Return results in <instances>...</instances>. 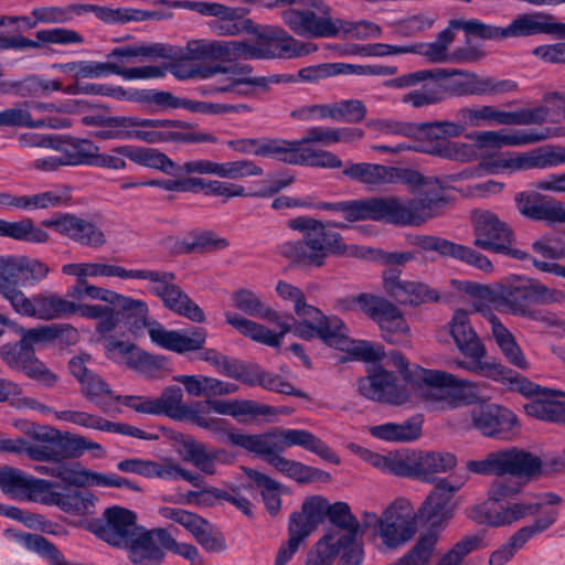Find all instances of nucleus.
I'll list each match as a JSON object with an SVG mask.
<instances>
[{
	"mask_svg": "<svg viewBox=\"0 0 565 565\" xmlns=\"http://www.w3.org/2000/svg\"><path fill=\"white\" fill-rule=\"evenodd\" d=\"M228 441L233 446L263 457L266 462L268 458L277 452H284L287 448L299 446L326 461L334 465L340 463L339 456L326 443L306 429L274 428L255 435L235 431L228 433Z\"/></svg>",
	"mask_w": 565,
	"mask_h": 565,
	"instance_id": "obj_1",
	"label": "nucleus"
},
{
	"mask_svg": "<svg viewBox=\"0 0 565 565\" xmlns=\"http://www.w3.org/2000/svg\"><path fill=\"white\" fill-rule=\"evenodd\" d=\"M387 364L395 365L403 380L417 388L420 396L428 402L454 406L458 399L463 398V391L472 387L471 382L450 373L411 364L402 353L391 354Z\"/></svg>",
	"mask_w": 565,
	"mask_h": 565,
	"instance_id": "obj_2",
	"label": "nucleus"
},
{
	"mask_svg": "<svg viewBox=\"0 0 565 565\" xmlns=\"http://www.w3.org/2000/svg\"><path fill=\"white\" fill-rule=\"evenodd\" d=\"M444 200L423 196L403 201L397 196L364 199V221L371 220L397 226H419L440 214Z\"/></svg>",
	"mask_w": 565,
	"mask_h": 565,
	"instance_id": "obj_3",
	"label": "nucleus"
},
{
	"mask_svg": "<svg viewBox=\"0 0 565 565\" xmlns=\"http://www.w3.org/2000/svg\"><path fill=\"white\" fill-rule=\"evenodd\" d=\"M329 223H319L301 241H288L278 245V253L294 265L320 268L331 255H343L347 245L340 233L331 231Z\"/></svg>",
	"mask_w": 565,
	"mask_h": 565,
	"instance_id": "obj_4",
	"label": "nucleus"
},
{
	"mask_svg": "<svg viewBox=\"0 0 565 565\" xmlns=\"http://www.w3.org/2000/svg\"><path fill=\"white\" fill-rule=\"evenodd\" d=\"M493 301L499 309L524 318L532 309V305L565 302V292L550 288L537 280L512 276L498 285Z\"/></svg>",
	"mask_w": 565,
	"mask_h": 565,
	"instance_id": "obj_5",
	"label": "nucleus"
},
{
	"mask_svg": "<svg viewBox=\"0 0 565 565\" xmlns=\"http://www.w3.org/2000/svg\"><path fill=\"white\" fill-rule=\"evenodd\" d=\"M318 50L311 42H301L282 29H267L253 42L235 40V61L275 60L307 56Z\"/></svg>",
	"mask_w": 565,
	"mask_h": 565,
	"instance_id": "obj_6",
	"label": "nucleus"
},
{
	"mask_svg": "<svg viewBox=\"0 0 565 565\" xmlns=\"http://www.w3.org/2000/svg\"><path fill=\"white\" fill-rule=\"evenodd\" d=\"M284 23L297 35L305 38H334L340 34V19H333L331 9L320 0H302L301 8L282 11Z\"/></svg>",
	"mask_w": 565,
	"mask_h": 565,
	"instance_id": "obj_7",
	"label": "nucleus"
},
{
	"mask_svg": "<svg viewBox=\"0 0 565 565\" xmlns=\"http://www.w3.org/2000/svg\"><path fill=\"white\" fill-rule=\"evenodd\" d=\"M472 245L477 248L519 260L530 258V254L514 246L515 235L513 230L490 211H475L472 213Z\"/></svg>",
	"mask_w": 565,
	"mask_h": 565,
	"instance_id": "obj_8",
	"label": "nucleus"
},
{
	"mask_svg": "<svg viewBox=\"0 0 565 565\" xmlns=\"http://www.w3.org/2000/svg\"><path fill=\"white\" fill-rule=\"evenodd\" d=\"M224 317L226 323L232 326L241 334L271 348L280 347L285 334L288 332H292L296 337L305 340L318 338L317 323L294 321V318L288 315H280V324H276L279 328L278 332H273L264 324L244 318L233 311H225Z\"/></svg>",
	"mask_w": 565,
	"mask_h": 565,
	"instance_id": "obj_9",
	"label": "nucleus"
},
{
	"mask_svg": "<svg viewBox=\"0 0 565 565\" xmlns=\"http://www.w3.org/2000/svg\"><path fill=\"white\" fill-rule=\"evenodd\" d=\"M467 469L478 475L533 477L541 470V460L515 447L492 451L482 460H469Z\"/></svg>",
	"mask_w": 565,
	"mask_h": 565,
	"instance_id": "obj_10",
	"label": "nucleus"
},
{
	"mask_svg": "<svg viewBox=\"0 0 565 565\" xmlns=\"http://www.w3.org/2000/svg\"><path fill=\"white\" fill-rule=\"evenodd\" d=\"M547 115L548 110L543 106L503 111L491 105H479L461 107L456 111V118L463 122L466 129L492 122L505 126L542 125Z\"/></svg>",
	"mask_w": 565,
	"mask_h": 565,
	"instance_id": "obj_11",
	"label": "nucleus"
},
{
	"mask_svg": "<svg viewBox=\"0 0 565 565\" xmlns=\"http://www.w3.org/2000/svg\"><path fill=\"white\" fill-rule=\"evenodd\" d=\"M382 527L379 536L384 550H396L409 542L417 532V518L412 502L396 498L382 513Z\"/></svg>",
	"mask_w": 565,
	"mask_h": 565,
	"instance_id": "obj_12",
	"label": "nucleus"
},
{
	"mask_svg": "<svg viewBox=\"0 0 565 565\" xmlns=\"http://www.w3.org/2000/svg\"><path fill=\"white\" fill-rule=\"evenodd\" d=\"M438 70L445 73L440 75L445 99L450 96L497 95L516 89V84L509 79L480 77L476 73L455 68Z\"/></svg>",
	"mask_w": 565,
	"mask_h": 565,
	"instance_id": "obj_13",
	"label": "nucleus"
},
{
	"mask_svg": "<svg viewBox=\"0 0 565 565\" xmlns=\"http://www.w3.org/2000/svg\"><path fill=\"white\" fill-rule=\"evenodd\" d=\"M463 483L465 480L459 479H439L418 510L415 511L417 521L429 524L433 531L443 529L455 514L454 497Z\"/></svg>",
	"mask_w": 565,
	"mask_h": 565,
	"instance_id": "obj_14",
	"label": "nucleus"
},
{
	"mask_svg": "<svg viewBox=\"0 0 565 565\" xmlns=\"http://www.w3.org/2000/svg\"><path fill=\"white\" fill-rule=\"evenodd\" d=\"M448 329L459 352L471 360L470 362L458 361L457 365L481 375L479 366L491 365L492 362L482 361L487 355V349L473 329L468 311L456 310L448 322Z\"/></svg>",
	"mask_w": 565,
	"mask_h": 565,
	"instance_id": "obj_15",
	"label": "nucleus"
},
{
	"mask_svg": "<svg viewBox=\"0 0 565 565\" xmlns=\"http://www.w3.org/2000/svg\"><path fill=\"white\" fill-rule=\"evenodd\" d=\"M463 428L477 429L486 437L509 439L516 430V416L508 408L498 404L481 403L469 411Z\"/></svg>",
	"mask_w": 565,
	"mask_h": 565,
	"instance_id": "obj_16",
	"label": "nucleus"
},
{
	"mask_svg": "<svg viewBox=\"0 0 565 565\" xmlns=\"http://www.w3.org/2000/svg\"><path fill=\"white\" fill-rule=\"evenodd\" d=\"M253 67L248 64H239L233 66L216 65L203 70L202 76L210 77L217 73L226 74L225 83L222 85H213L210 93H230L237 87L254 86L266 93L273 84L296 83L294 74H274L269 76H252Z\"/></svg>",
	"mask_w": 565,
	"mask_h": 565,
	"instance_id": "obj_17",
	"label": "nucleus"
},
{
	"mask_svg": "<svg viewBox=\"0 0 565 565\" xmlns=\"http://www.w3.org/2000/svg\"><path fill=\"white\" fill-rule=\"evenodd\" d=\"M387 366L374 365L369 374L358 381V390L367 399L401 406L409 401L406 386L397 383L396 376Z\"/></svg>",
	"mask_w": 565,
	"mask_h": 565,
	"instance_id": "obj_18",
	"label": "nucleus"
},
{
	"mask_svg": "<svg viewBox=\"0 0 565 565\" xmlns=\"http://www.w3.org/2000/svg\"><path fill=\"white\" fill-rule=\"evenodd\" d=\"M565 136L564 128L544 127L539 130H513V131H472L466 135V138L473 141L475 149L502 147H520L537 143L550 138Z\"/></svg>",
	"mask_w": 565,
	"mask_h": 565,
	"instance_id": "obj_19",
	"label": "nucleus"
},
{
	"mask_svg": "<svg viewBox=\"0 0 565 565\" xmlns=\"http://www.w3.org/2000/svg\"><path fill=\"white\" fill-rule=\"evenodd\" d=\"M89 355H77L70 360L68 370L79 383L81 394L103 412H107L117 395L113 392L109 384L89 367Z\"/></svg>",
	"mask_w": 565,
	"mask_h": 565,
	"instance_id": "obj_20",
	"label": "nucleus"
},
{
	"mask_svg": "<svg viewBox=\"0 0 565 565\" xmlns=\"http://www.w3.org/2000/svg\"><path fill=\"white\" fill-rule=\"evenodd\" d=\"M194 422L198 427L214 435L235 433L227 419L211 416V413L237 418L243 415L244 399L205 398L194 402Z\"/></svg>",
	"mask_w": 565,
	"mask_h": 565,
	"instance_id": "obj_21",
	"label": "nucleus"
},
{
	"mask_svg": "<svg viewBox=\"0 0 565 565\" xmlns=\"http://www.w3.org/2000/svg\"><path fill=\"white\" fill-rule=\"evenodd\" d=\"M411 243L424 250L436 252L443 257H450L462 262L484 274H492L494 271V266L488 256L470 246L433 235H417L413 237Z\"/></svg>",
	"mask_w": 565,
	"mask_h": 565,
	"instance_id": "obj_22",
	"label": "nucleus"
},
{
	"mask_svg": "<svg viewBox=\"0 0 565 565\" xmlns=\"http://www.w3.org/2000/svg\"><path fill=\"white\" fill-rule=\"evenodd\" d=\"M136 514L121 507L105 510L103 519L92 524V531L103 541L116 547H125L140 526Z\"/></svg>",
	"mask_w": 565,
	"mask_h": 565,
	"instance_id": "obj_23",
	"label": "nucleus"
},
{
	"mask_svg": "<svg viewBox=\"0 0 565 565\" xmlns=\"http://www.w3.org/2000/svg\"><path fill=\"white\" fill-rule=\"evenodd\" d=\"M168 531L164 527L148 530L140 526L125 545L129 561L134 565H161L166 556Z\"/></svg>",
	"mask_w": 565,
	"mask_h": 565,
	"instance_id": "obj_24",
	"label": "nucleus"
},
{
	"mask_svg": "<svg viewBox=\"0 0 565 565\" xmlns=\"http://www.w3.org/2000/svg\"><path fill=\"white\" fill-rule=\"evenodd\" d=\"M151 127L146 128L147 143L163 142H217V138L209 132L194 130L192 125L180 120L147 119Z\"/></svg>",
	"mask_w": 565,
	"mask_h": 565,
	"instance_id": "obj_25",
	"label": "nucleus"
},
{
	"mask_svg": "<svg viewBox=\"0 0 565 565\" xmlns=\"http://www.w3.org/2000/svg\"><path fill=\"white\" fill-rule=\"evenodd\" d=\"M42 225L92 248H99L106 243V236L99 227L74 214H55L42 221Z\"/></svg>",
	"mask_w": 565,
	"mask_h": 565,
	"instance_id": "obj_26",
	"label": "nucleus"
},
{
	"mask_svg": "<svg viewBox=\"0 0 565 565\" xmlns=\"http://www.w3.org/2000/svg\"><path fill=\"white\" fill-rule=\"evenodd\" d=\"M540 34L553 35L565 40V23L556 21L555 17L544 11H531L518 14L505 26L509 38H529Z\"/></svg>",
	"mask_w": 565,
	"mask_h": 565,
	"instance_id": "obj_27",
	"label": "nucleus"
},
{
	"mask_svg": "<svg viewBox=\"0 0 565 565\" xmlns=\"http://www.w3.org/2000/svg\"><path fill=\"white\" fill-rule=\"evenodd\" d=\"M384 289L390 297L401 305L418 306L425 302H437L439 294L427 285L418 281L403 280L399 273L393 269L384 271Z\"/></svg>",
	"mask_w": 565,
	"mask_h": 565,
	"instance_id": "obj_28",
	"label": "nucleus"
},
{
	"mask_svg": "<svg viewBox=\"0 0 565 565\" xmlns=\"http://www.w3.org/2000/svg\"><path fill=\"white\" fill-rule=\"evenodd\" d=\"M149 337L157 345L177 353L196 351L203 348L206 340V331L203 328H194L182 332L167 330L156 320L149 324Z\"/></svg>",
	"mask_w": 565,
	"mask_h": 565,
	"instance_id": "obj_29",
	"label": "nucleus"
},
{
	"mask_svg": "<svg viewBox=\"0 0 565 565\" xmlns=\"http://www.w3.org/2000/svg\"><path fill=\"white\" fill-rule=\"evenodd\" d=\"M367 317L380 326L383 338L390 343H402L409 333L401 310L383 297H375Z\"/></svg>",
	"mask_w": 565,
	"mask_h": 565,
	"instance_id": "obj_30",
	"label": "nucleus"
},
{
	"mask_svg": "<svg viewBox=\"0 0 565 565\" xmlns=\"http://www.w3.org/2000/svg\"><path fill=\"white\" fill-rule=\"evenodd\" d=\"M542 503H513L500 509L490 505L488 502L471 508L469 516L480 523L491 526L510 525L525 516L533 515L540 511Z\"/></svg>",
	"mask_w": 565,
	"mask_h": 565,
	"instance_id": "obj_31",
	"label": "nucleus"
},
{
	"mask_svg": "<svg viewBox=\"0 0 565 565\" xmlns=\"http://www.w3.org/2000/svg\"><path fill=\"white\" fill-rule=\"evenodd\" d=\"M329 521L340 531L331 532L321 539H327L332 550L340 553L341 546L353 545V543H362L359 540L360 523L351 513L350 507L345 502L329 503L328 514Z\"/></svg>",
	"mask_w": 565,
	"mask_h": 565,
	"instance_id": "obj_32",
	"label": "nucleus"
},
{
	"mask_svg": "<svg viewBox=\"0 0 565 565\" xmlns=\"http://www.w3.org/2000/svg\"><path fill=\"white\" fill-rule=\"evenodd\" d=\"M174 440L178 446L177 451L182 459L205 475H214L215 463L224 461L223 458L227 456L224 449H209L205 444L190 435L179 434Z\"/></svg>",
	"mask_w": 565,
	"mask_h": 565,
	"instance_id": "obj_33",
	"label": "nucleus"
},
{
	"mask_svg": "<svg viewBox=\"0 0 565 565\" xmlns=\"http://www.w3.org/2000/svg\"><path fill=\"white\" fill-rule=\"evenodd\" d=\"M109 74L119 75L126 81L149 79L163 77L166 68L156 65L126 68L115 62L82 61L81 78H99Z\"/></svg>",
	"mask_w": 565,
	"mask_h": 565,
	"instance_id": "obj_34",
	"label": "nucleus"
},
{
	"mask_svg": "<svg viewBox=\"0 0 565 565\" xmlns=\"http://www.w3.org/2000/svg\"><path fill=\"white\" fill-rule=\"evenodd\" d=\"M557 512L550 511L542 518L535 520L532 524L519 529L509 541L500 548L491 553L489 557L490 565H504L514 554L522 548L525 543L535 535L546 531L556 521Z\"/></svg>",
	"mask_w": 565,
	"mask_h": 565,
	"instance_id": "obj_35",
	"label": "nucleus"
},
{
	"mask_svg": "<svg viewBox=\"0 0 565 565\" xmlns=\"http://www.w3.org/2000/svg\"><path fill=\"white\" fill-rule=\"evenodd\" d=\"M172 57L188 61H235V40H191L182 49L175 52L172 47Z\"/></svg>",
	"mask_w": 565,
	"mask_h": 565,
	"instance_id": "obj_36",
	"label": "nucleus"
},
{
	"mask_svg": "<svg viewBox=\"0 0 565 565\" xmlns=\"http://www.w3.org/2000/svg\"><path fill=\"white\" fill-rule=\"evenodd\" d=\"M53 488V482L35 479L15 468L7 467L0 471V489L14 498L38 499L39 495L49 493Z\"/></svg>",
	"mask_w": 565,
	"mask_h": 565,
	"instance_id": "obj_37",
	"label": "nucleus"
},
{
	"mask_svg": "<svg viewBox=\"0 0 565 565\" xmlns=\"http://www.w3.org/2000/svg\"><path fill=\"white\" fill-rule=\"evenodd\" d=\"M146 118L132 116H108L102 129L92 132L99 140H146V128L151 127Z\"/></svg>",
	"mask_w": 565,
	"mask_h": 565,
	"instance_id": "obj_38",
	"label": "nucleus"
},
{
	"mask_svg": "<svg viewBox=\"0 0 565 565\" xmlns=\"http://www.w3.org/2000/svg\"><path fill=\"white\" fill-rule=\"evenodd\" d=\"M71 126L66 118L34 117L31 114L29 102H20L0 111V127H26L62 129Z\"/></svg>",
	"mask_w": 565,
	"mask_h": 565,
	"instance_id": "obj_39",
	"label": "nucleus"
},
{
	"mask_svg": "<svg viewBox=\"0 0 565 565\" xmlns=\"http://www.w3.org/2000/svg\"><path fill=\"white\" fill-rule=\"evenodd\" d=\"M455 29L448 28L438 33L436 40L430 43H415V54L424 56L429 63H449V62H467L470 61L469 55L458 50L452 54L449 53V46L455 40Z\"/></svg>",
	"mask_w": 565,
	"mask_h": 565,
	"instance_id": "obj_40",
	"label": "nucleus"
},
{
	"mask_svg": "<svg viewBox=\"0 0 565 565\" xmlns=\"http://www.w3.org/2000/svg\"><path fill=\"white\" fill-rule=\"evenodd\" d=\"M565 394L562 391L544 388L536 398L524 405V411L529 416L565 424Z\"/></svg>",
	"mask_w": 565,
	"mask_h": 565,
	"instance_id": "obj_41",
	"label": "nucleus"
},
{
	"mask_svg": "<svg viewBox=\"0 0 565 565\" xmlns=\"http://www.w3.org/2000/svg\"><path fill=\"white\" fill-rule=\"evenodd\" d=\"M489 322L492 337L505 361L521 371H527L530 362L512 332L492 313L489 317Z\"/></svg>",
	"mask_w": 565,
	"mask_h": 565,
	"instance_id": "obj_42",
	"label": "nucleus"
},
{
	"mask_svg": "<svg viewBox=\"0 0 565 565\" xmlns=\"http://www.w3.org/2000/svg\"><path fill=\"white\" fill-rule=\"evenodd\" d=\"M183 393L179 386L166 387L160 396L154 398L157 415H166L177 420L194 422V402L184 404Z\"/></svg>",
	"mask_w": 565,
	"mask_h": 565,
	"instance_id": "obj_43",
	"label": "nucleus"
},
{
	"mask_svg": "<svg viewBox=\"0 0 565 565\" xmlns=\"http://www.w3.org/2000/svg\"><path fill=\"white\" fill-rule=\"evenodd\" d=\"M515 201L521 214L536 221L557 222L561 203L547 201L537 192H522Z\"/></svg>",
	"mask_w": 565,
	"mask_h": 565,
	"instance_id": "obj_44",
	"label": "nucleus"
},
{
	"mask_svg": "<svg viewBox=\"0 0 565 565\" xmlns=\"http://www.w3.org/2000/svg\"><path fill=\"white\" fill-rule=\"evenodd\" d=\"M481 375L494 381L511 384V388L518 391L524 396L536 398V396L545 388L534 384L524 376L519 375L513 370L501 363L492 362L491 365L479 366Z\"/></svg>",
	"mask_w": 565,
	"mask_h": 565,
	"instance_id": "obj_45",
	"label": "nucleus"
},
{
	"mask_svg": "<svg viewBox=\"0 0 565 565\" xmlns=\"http://www.w3.org/2000/svg\"><path fill=\"white\" fill-rule=\"evenodd\" d=\"M34 305L33 318L42 321L70 318L73 309V300L53 291L34 294Z\"/></svg>",
	"mask_w": 565,
	"mask_h": 565,
	"instance_id": "obj_46",
	"label": "nucleus"
},
{
	"mask_svg": "<svg viewBox=\"0 0 565 565\" xmlns=\"http://www.w3.org/2000/svg\"><path fill=\"white\" fill-rule=\"evenodd\" d=\"M280 454L281 452H277L276 455L268 458L267 463H269L281 475L300 483L330 479L329 473L320 469L303 465L302 462L285 458Z\"/></svg>",
	"mask_w": 565,
	"mask_h": 565,
	"instance_id": "obj_47",
	"label": "nucleus"
},
{
	"mask_svg": "<svg viewBox=\"0 0 565 565\" xmlns=\"http://www.w3.org/2000/svg\"><path fill=\"white\" fill-rule=\"evenodd\" d=\"M423 418L416 415L402 424L386 423L370 428L372 436L397 443H409L416 440L422 433Z\"/></svg>",
	"mask_w": 565,
	"mask_h": 565,
	"instance_id": "obj_48",
	"label": "nucleus"
},
{
	"mask_svg": "<svg viewBox=\"0 0 565 565\" xmlns=\"http://www.w3.org/2000/svg\"><path fill=\"white\" fill-rule=\"evenodd\" d=\"M416 479L431 481L433 476L451 470L457 465V458L450 452H415Z\"/></svg>",
	"mask_w": 565,
	"mask_h": 565,
	"instance_id": "obj_49",
	"label": "nucleus"
},
{
	"mask_svg": "<svg viewBox=\"0 0 565 565\" xmlns=\"http://www.w3.org/2000/svg\"><path fill=\"white\" fill-rule=\"evenodd\" d=\"M49 499L44 502L57 505L61 510L76 515L93 514L95 511L96 497L87 491H72L67 493L50 490Z\"/></svg>",
	"mask_w": 565,
	"mask_h": 565,
	"instance_id": "obj_50",
	"label": "nucleus"
},
{
	"mask_svg": "<svg viewBox=\"0 0 565 565\" xmlns=\"http://www.w3.org/2000/svg\"><path fill=\"white\" fill-rule=\"evenodd\" d=\"M232 305L235 309L256 318L280 324V313L267 307L264 301L254 291L249 289H238L231 296Z\"/></svg>",
	"mask_w": 565,
	"mask_h": 565,
	"instance_id": "obj_51",
	"label": "nucleus"
},
{
	"mask_svg": "<svg viewBox=\"0 0 565 565\" xmlns=\"http://www.w3.org/2000/svg\"><path fill=\"white\" fill-rule=\"evenodd\" d=\"M7 535L12 537L25 550L35 552L46 558L51 565H67L61 551L40 534L8 530Z\"/></svg>",
	"mask_w": 565,
	"mask_h": 565,
	"instance_id": "obj_52",
	"label": "nucleus"
},
{
	"mask_svg": "<svg viewBox=\"0 0 565 565\" xmlns=\"http://www.w3.org/2000/svg\"><path fill=\"white\" fill-rule=\"evenodd\" d=\"M83 14L93 12L95 15L106 23H127L130 21H145L149 19H158L160 14L156 11H145L132 8H108L95 4H82Z\"/></svg>",
	"mask_w": 565,
	"mask_h": 565,
	"instance_id": "obj_53",
	"label": "nucleus"
},
{
	"mask_svg": "<svg viewBox=\"0 0 565 565\" xmlns=\"http://www.w3.org/2000/svg\"><path fill=\"white\" fill-rule=\"evenodd\" d=\"M64 275L82 277L87 280L88 277H118L121 279H129V270L104 263H72L62 266Z\"/></svg>",
	"mask_w": 565,
	"mask_h": 565,
	"instance_id": "obj_54",
	"label": "nucleus"
},
{
	"mask_svg": "<svg viewBox=\"0 0 565 565\" xmlns=\"http://www.w3.org/2000/svg\"><path fill=\"white\" fill-rule=\"evenodd\" d=\"M316 207L342 216V221L328 222L331 227L344 230L349 223L364 221V200L319 202Z\"/></svg>",
	"mask_w": 565,
	"mask_h": 565,
	"instance_id": "obj_55",
	"label": "nucleus"
},
{
	"mask_svg": "<svg viewBox=\"0 0 565 565\" xmlns=\"http://www.w3.org/2000/svg\"><path fill=\"white\" fill-rule=\"evenodd\" d=\"M160 300L166 308L193 322L201 323L205 320L203 310L177 284Z\"/></svg>",
	"mask_w": 565,
	"mask_h": 565,
	"instance_id": "obj_56",
	"label": "nucleus"
},
{
	"mask_svg": "<svg viewBox=\"0 0 565 565\" xmlns=\"http://www.w3.org/2000/svg\"><path fill=\"white\" fill-rule=\"evenodd\" d=\"M417 151L462 163L470 162L477 158L475 145L461 141L448 140L447 142H438L433 147L419 148Z\"/></svg>",
	"mask_w": 565,
	"mask_h": 565,
	"instance_id": "obj_57",
	"label": "nucleus"
},
{
	"mask_svg": "<svg viewBox=\"0 0 565 565\" xmlns=\"http://www.w3.org/2000/svg\"><path fill=\"white\" fill-rule=\"evenodd\" d=\"M0 236L29 243H45L49 239V234L35 226L31 218H23L17 222L2 220Z\"/></svg>",
	"mask_w": 565,
	"mask_h": 565,
	"instance_id": "obj_58",
	"label": "nucleus"
},
{
	"mask_svg": "<svg viewBox=\"0 0 565 565\" xmlns=\"http://www.w3.org/2000/svg\"><path fill=\"white\" fill-rule=\"evenodd\" d=\"M172 50L170 46H166L161 43H141L134 45H126L120 47H115L110 53H108L107 57L118 58L124 61H130L134 57H161V58H172Z\"/></svg>",
	"mask_w": 565,
	"mask_h": 565,
	"instance_id": "obj_59",
	"label": "nucleus"
},
{
	"mask_svg": "<svg viewBox=\"0 0 565 565\" xmlns=\"http://www.w3.org/2000/svg\"><path fill=\"white\" fill-rule=\"evenodd\" d=\"M129 160L140 166L162 171L177 177V164L163 152L153 148H138L131 146Z\"/></svg>",
	"mask_w": 565,
	"mask_h": 565,
	"instance_id": "obj_60",
	"label": "nucleus"
},
{
	"mask_svg": "<svg viewBox=\"0 0 565 565\" xmlns=\"http://www.w3.org/2000/svg\"><path fill=\"white\" fill-rule=\"evenodd\" d=\"M294 164L322 169H339L343 166L342 160L333 152L303 146L297 147Z\"/></svg>",
	"mask_w": 565,
	"mask_h": 565,
	"instance_id": "obj_61",
	"label": "nucleus"
},
{
	"mask_svg": "<svg viewBox=\"0 0 565 565\" xmlns=\"http://www.w3.org/2000/svg\"><path fill=\"white\" fill-rule=\"evenodd\" d=\"M390 167L377 163H351L343 174L364 184H388Z\"/></svg>",
	"mask_w": 565,
	"mask_h": 565,
	"instance_id": "obj_62",
	"label": "nucleus"
},
{
	"mask_svg": "<svg viewBox=\"0 0 565 565\" xmlns=\"http://www.w3.org/2000/svg\"><path fill=\"white\" fill-rule=\"evenodd\" d=\"M124 365L149 379H156L166 364V358L151 355L138 347H134Z\"/></svg>",
	"mask_w": 565,
	"mask_h": 565,
	"instance_id": "obj_63",
	"label": "nucleus"
},
{
	"mask_svg": "<svg viewBox=\"0 0 565 565\" xmlns=\"http://www.w3.org/2000/svg\"><path fill=\"white\" fill-rule=\"evenodd\" d=\"M487 546L488 543L482 534L467 535L458 541L436 565H462L468 554Z\"/></svg>",
	"mask_w": 565,
	"mask_h": 565,
	"instance_id": "obj_64",
	"label": "nucleus"
}]
</instances>
